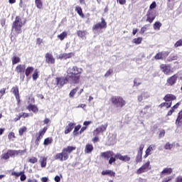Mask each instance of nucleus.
Returning <instances> with one entry per match:
<instances>
[{"mask_svg":"<svg viewBox=\"0 0 182 182\" xmlns=\"http://www.w3.org/2000/svg\"><path fill=\"white\" fill-rule=\"evenodd\" d=\"M164 100L165 102H172L173 100H177V97L173 94H166L164 97Z\"/></svg>","mask_w":182,"mask_h":182,"instance_id":"nucleus-18","label":"nucleus"},{"mask_svg":"<svg viewBox=\"0 0 182 182\" xmlns=\"http://www.w3.org/2000/svg\"><path fill=\"white\" fill-rule=\"evenodd\" d=\"M149 170H151V166H150V161L144 164L136 171V174H143V173H147Z\"/></svg>","mask_w":182,"mask_h":182,"instance_id":"nucleus-8","label":"nucleus"},{"mask_svg":"<svg viewBox=\"0 0 182 182\" xmlns=\"http://www.w3.org/2000/svg\"><path fill=\"white\" fill-rule=\"evenodd\" d=\"M58 39H60V41H63L65 38H68V32L63 31V33H61L60 35L58 36Z\"/></svg>","mask_w":182,"mask_h":182,"instance_id":"nucleus-38","label":"nucleus"},{"mask_svg":"<svg viewBox=\"0 0 182 182\" xmlns=\"http://www.w3.org/2000/svg\"><path fill=\"white\" fill-rule=\"evenodd\" d=\"M93 151V145L91 144H87L85 149V153L89 154Z\"/></svg>","mask_w":182,"mask_h":182,"instance_id":"nucleus-29","label":"nucleus"},{"mask_svg":"<svg viewBox=\"0 0 182 182\" xmlns=\"http://www.w3.org/2000/svg\"><path fill=\"white\" fill-rule=\"evenodd\" d=\"M150 24H145L143 27H141V31H140V34L143 35L146 32V31H149L150 29Z\"/></svg>","mask_w":182,"mask_h":182,"instance_id":"nucleus-33","label":"nucleus"},{"mask_svg":"<svg viewBox=\"0 0 182 182\" xmlns=\"http://www.w3.org/2000/svg\"><path fill=\"white\" fill-rule=\"evenodd\" d=\"M180 105H181V102H177L175 105H173V106L171 107V109L175 112V110H176L178 107H180Z\"/></svg>","mask_w":182,"mask_h":182,"instance_id":"nucleus-58","label":"nucleus"},{"mask_svg":"<svg viewBox=\"0 0 182 182\" xmlns=\"http://www.w3.org/2000/svg\"><path fill=\"white\" fill-rule=\"evenodd\" d=\"M26 109L28 110V112H33V113H38L39 112L38 106L32 104L28 105Z\"/></svg>","mask_w":182,"mask_h":182,"instance_id":"nucleus-21","label":"nucleus"},{"mask_svg":"<svg viewBox=\"0 0 182 182\" xmlns=\"http://www.w3.org/2000/svg\"><path fill=\"white\" fill-rule=\"evenodd\" d=\"M181 119H182V109L178 113V117L176 120V124H179V123H181Z\"/></svg>","mask_w":182,"mask_h":182,"instance_id":"nucleus-42","label":"nucleus"},{"mask_svg":"<svg viewBox=\"0 0 182 182\" xmlns=\"http://www.w3.org/2000/svg\"><path fill=\"white\" fill-rule=\"evenodd\" d=\"M161 23H160V21H156L154 23V29L155 31H160V28H161Z\"/></svg>","mask_w":182,"mask_h":182,"instance_id":"nucleus-39","label":"nucleus"},{"mask_svg":"<svg viewBox=\"0 0 182 182\" xmlns=\"http://www.w3.org/2000/svg\"><path fill=\"white\" fill-rule=\"evenodd\" d=\"M87 34V31L79 30L77 31V35L78 38H81V39H85L86 38V35Z\"/></svg>","mask_w":182,"mask_h":182,"instance_id":"nucleus-28","label":"nucleus"},{"mask_svg":"<svg viewBox=\"0 0 182 182\" xmlns=\"http://www.w3.org/2000/svg\"><path fill=\"white\" fill-rule=\"evenodd\" d=\"M175 182H182V176H178L176 178Z\"/></svg>","mask_w":182,"mask_h":182,"instance_id":"nucleus-64","label":"nucleus"},{"mask_svg":"<svg viewBox=\"0 0 182 182\" xmlns=\"http://www.w3.org/2000/svg\"><path fill=\"white\" fill-rule=\"evenodd\" d=\"M174 147V144H171L170 142H166L164 145L165 150H171Z\"/></svg>","mask_w":182,"mask_h":182,"instance_id":"nucleus-43","label":"nucleus"},{"mask_svg":"<svg viewBox=\"0 0 182 182\" xmlns=\"http://www.w3.org/2000/svg\"><path fill=\"white\" fill-rule=\"evenodd\" d=\"M113 73V69L109 68L107 73L105 74V77H109V76H110V75H112Z\"/></svg>","mask_w":182,"mask_h":182,"instance_id":"nucleus-52","label":"nucleus"},{"mask_svg":"<svg viewBox=\"0 0 182 182\" xmlns=\"http://www.w3.org/2000/svg\"><path fill=\"white\" fill-rule=\"evenodd\" d=\"M166 134V131L164 129H162L159 132V137H164Z\"/></svg>","mask_w":182,"mask_h":182,"instance_id":"nucleus-62","label":"nucleus"},{"mask_svg":"<svg viewBox=\"0 0 182 182\" xmlns=\"http://www.w3.org/2000/svg\"><path fill=\"white\" fill-rule=\"evenodd\" d=\"M34 70H35V68H33V67H32V66L27 67L24 71V73H25L26 77H29V75H31V73H33Z\"/></svg>","mask_w":182,"mask_h":182,"instance_id":"nucleus-27","label":"nucleus"},{"mask_svg":"<svg viewBox=\"0 0 182 182\" xmlns=\"http://www.w3.org/2000/svg\"><path fill=\"white\" fill-rule=\"evenodd\" d=\"M107 28V23L104 18H101V23H97L92 26V31H97V29H106Z\"/></svg>","mask_w":182,"mask_h":182,"instance_id":"nucleus-9","label":"nucleus"},{"mask_svg":"<svg viewBox=\"0 0 182 182\" xmlns=\"http://www.w3.org/2000/svg\"><path fill=\"white\" fill-rule=\"evenodd\" d=\"M134 86H140V85H141V81L139 78H135L134 80Z\"/></svg>","mask_w":182,"mask_h":182,"instance_id":"nucleus-51","label":"nucleus"},{"mask_svg":"<svg viewBox=\"0 0 182 182\" xmlns=\"http://www.w3.org/2000/svg\"><path fill=\"white\" fill-rule=\"evenodd\" d=\"M164 55V53L159 52L156 54V55L154 57L155 60H162L164 59L163 56Z\"/></svg>","mask_w":182,"mask_h":182,"instance_id":"nucleus-32","label":"nucleus"},{"mask_svg":"<svg viewBox=\"0 0 182 182\" xmlns=\"http://www.w3.org/2000/svg\"><path fill=\"white\" fill-rule=\"evenodd\" d=\"M26 69V66L25 65V64H19L16 67L15 70L16 73L19 75H22L25 73Z\"/></svg>","mask_w":182,"mask_h":182,"instance_id":"nucleus-16","label":"nucleus"},{"mask_svg":"<svg viewBox=\"0 0 182 182\" xmlns=\"http://www.w3.org/2000/svg\"><path fill=\"white\" fill-rule=\"evenodd\" d=\"M11 60H12V65H16L17 63H19V62H21V58L18 56H14Z\"/></svg>","mask_w":182,"mask_h":182,"instance_id":"nucleus-40","label":"nucleus"},{"mask_svg":"<svg viewBox=\"0 0 182 182\" xmlns=\"http://www.w3.org/2000/svg\"><path fill=\"white\" fill-rule=\"evenodd\" d=\"M26 130H28L26 127H23L20 128L18 130L19 136H23V133H25V132H26Z\"/></svg>","mask_w":182,"mask_h":182,"instance_id":"nucleus-48","label":"nucleus"},{"mask_svg":"<svg viewBox=\"0 0 182 182\" xmlns=\"http://www.w3.org/2000/svg\"><path fill=\"white\" fill-rule=\"evenodd\" d=\"M136 163H141L143 161V154H136V159H135Z\"/></svg>","mask_w":182,"mask_h":182,"instance_id":"nucleus-36","label":"nucleus"},{"mask_svg":"<svg viewBox=\"0 0 182 182\" xmlns=\"http://www.w3.org/2000/svg\"><path fill=\"white\" fill-rule=\"evenodd\" d=\"M107 123L101 125L100 127L96 128L94 130V136H99V134H100V133H103L105 132H106V130L107 129Z\"/></svg>","mask_w":182,"mask_h":182,"instance_id":"nucleus-14","label":"nucleus"},{"mask_svg":"<svg viewBox=\"0 0 182 182\" xmlns=\"http://www.w3.org/2000/svg\"><path fill=\"white\" fill-rule=\"evenodd\" d=\"M23 151L22 150H14V149H8L6 152L1 154V160H9L11 157L12 159H15L16 156H19V154H22Z\"/></svg>","mask_w":182,"mask_h":182,"instance_id":"nucleus-4","label":"nucleus"},{"mask_svg":"<svg viewBox=\"0 0 182 182\" xmlns=\"http://www.w3.org/2000/svg\"><path fill=\"white\" fill-rule=\"evenodd\" d=\"M83 73V69L75 65L68 68L67 70V76L70 79V82L74 85L80 83V76Z\"/></svg>","mask_w":182,"mask_h":182,"instance_id":"nucleus-2","label":"nucleus"},{"mask_svg":"<svg viewBox=\"0 0 182 182\" xmlns=\"http://www.w3.org/2000/svg\"><path fill=\"white\" fill-rule=\"evenodd\" d=\"M47 131L48 127H45L44 128L39 131L38 136H41V137H43V136H45V133H46Z\"/></svg>","mask_w":182,"mask_h":182,"instance_id":"nucleus-46","label":"nucleus"},{"mask_svg":"<svg viewBox=\"0 0 182 182\" xmlns=\"http://www.w3.org/2000/svg\"><path fill=\"white\" fill-rule=\"evenodd\" d=\"M153 150H156V145L151 144L150 145L146 150L145 151V155L144 156V159H147L151 154V151Z\"/></svg>","mask_w":182,"mask_h":182,"instance_id":"nucleus-17","label":"nucleus"},{"mask_svg":"<svg viewBox=\"0 0 182 182\" xmlns=\"http://www.w3.org/2000/svg\"><path fill=\"white\" fill-rule=\"evenodd\" d=\"M28 163H31V164H35V163H38V158L32 156L28 159Z\"/></svg>","mask_w":182,"mask_h":182,"instance_id":"nucleus-49","label":"nucleus"},{"mask_svg":"<svg viewBox=\"0 0 182 182\" xmlns=\"http://www.w3.org/2000/svg\"><path fill=\"white\" fill-rule=\"evenodd\" d=\"M144 149V144H141L138 149V154H143V150Z\"/></svg>","mask_w":182,"mask_h":182,"instance_id":"nucleus-57","label":"nucleus"},{"mask_svg":"<svg viewBox=\"0 0 182 182\" xmlns=\"http://www.w3.org/2000/svg\"><path fill=\"white\" fill-rule=\"evenodd\" d=\"M53 142V138L52 137H48L44 139L43 145L44 146H49V144H52Z\"/></svg>","mask_w":182,"mask_h":182,"instance_id":"nucleus-31","label":"nucleus"},{"mask_svg":"<svg viewBox=\"0 0 182 182\" xmlns=\"http://www.w3.org/2000/svg\"><path fill=\"white\" fill-rule=\"evenodd\" d=\"M39 163L41 164V167L42 168H45V167H46V164H48V157L41 156Z\"/></svg>","mask_w":182,"mask_h":182,"instance_id":"nucleus-24","label":"nucleus"},{"mask_svg":"<svg viewBox=\"0 0 182 182\" xmlns=\"http://www.w3.org/2000/svg\"><path fill=\"white\" fill-rule=\"evenodd\" d=\"M157 4H156V1H153L152 4L149 6V9H155L156 8Z\"/></svg>","mask_w":182,"mask_h":182,"instance_id":"nucleus-59","label":"nucleus"},{"mask_svg":"<svg viewBox=\"0 0 182 182\" xmlns=\"http://www.w3.org/2000/svg\"><path fill=\"white\" fill-rule=\"evenodd\" d=\"M173 181V176H166L162 180V182H171Z\"/></svg>","mask_w":182,"mask_h":182,"instance_id":"nucleus-55","label":"nucleus"},{"mask_svg":"<svg viewBox=\"0 0 182 182\" xmlns=\"http://www.w3.org/2000/svg\"><path fill=\"white\" fill-rule=\"evenodd\" d=\"M80 87L77 86L75 88H73L69 93V97H70L71 99H73V97H75V95H76V93H77V90H79Z\"/></svg>","mask_w":182,"mask_h":182,"instance_id":"nucleus-30","label":"nucleus"},{"mask_svg":"<svg viewBox=\"0 0 182 182\" xmlns=\"http://www.w3.org/2000/svg\"><path fill=\"white\" fill-rule=\"evenodd\" d=\"M143 42V38L138 37L136 38H134L132 41V43H135V45H140Z\"/></svg>","mask_w":182,"mask_h":182,"instance_id":"nucleus-37","label":"nucleus"},{"mask_svg":"<svg viewBox=\"0 0 182 182\" xmlns=\"http://www.w3.org/2000/svg\"><path fill=\"white\" fill-rule=\"evenodd\" d=\"M168 62H173V60H177V55L171 54L168 58Z\"/></svg>","mask_w":182,"mask_h":182,"instance_id":"nucleus-47","label":"nucleus"},{"mask_svg":"<svg viewBox=\"0 0 182 182\" xmlns=\"http://www.w3.org/2000/svg\"><path fill=\"white\" fill-rule=\"evenodd\" d=\"M160 69L164 75H170L171 73H173V70H171V65H166V64H161L160 65Z\"/></svg>","mask_w":182,"mask_h":182,"instance_id":"nucleus-11","label":"nucleus"},{"mask_svg":"<svg viewBox=\"0 0 182 182\" xmlns=\"http://www.w3.org/2000/svg\"><path fill=\"white\" fill-rule=\"evenodd\" d=\"M43 43V40L41 38H36V44L41 45Z\"/></svg>","mask_w":182,"mask_h":182,"instance_id":"nucleus-60","label":"nucleus"},{"mask_svg":"<svg viewBox=\"0 0 182 182\" xmlns=\"http://www.w3.org/2000/svg\"><path fill=\"white\" fill-rule=\"evenodd\" d=\"M11 92L14 95L16 100H17V105L21 103V95H19V87L17 85L13 87L11 90Z\"/></svg>","mask_w":182,"mask_h":182,"instance_id":"nucleus-10","label":"nucleus"},{"mask_svg":"<svg viewBox=\"0 0 182 182\" xmlns=\"http://www.w3.org/2000/svg\"><path fill=\"white\" fill-rule=\"evenodd\" d=\"M180 46H182V39H179L174 44V48H179Z\"/></svg>","mask_w":182,"mask_h":182,"instance_id":"nucleus-56","label":"nucleus"},{"mask_svg":"<svg viewBox=\"0 0 182 182\" xmlns=\"http://www.w3.org/2000/svg\"><path fill=\"white\" fill-rule=\"evenodd\" d=\"M19 115L21 116V117H23V119H26V117H29L28 113L22 112Z\"/></svg>","mask_w":182,"mask_h":182,"instance_id":"nucleus-61","label":"nucleus"},{"mask_svg":"<svg viewBox=\"0 0 182 182\" xmlns=\"http://www.w3.org/2000/svg\"><path fill=\"white\" fill-rule=\"evenodd\" d=\"M81 128H82L81 125H77L75 127L74 131H73L74 136H77V134H80L78 132L79 130H80Z\"/></svg>","mask_w":182,"mask_h":182,"instance_id":"nucleus-44","label":"nucleus"},{"mask_svg":"<svg viewBox=\"0 0 182 182\" xmlns=\"http://www.w3.org/2000/svg\"><path fill=\"white\" fill-rule=\"evenodd\" d=\"M99 136H97V135H95V136L92 139V141H93V143H97V141H99Z\"/></svg>","mask_w":182,"mask_h":182,"instance_id":"nucleus-63","label":"nucleus"},{"mask_svg":"<svg viewBox=\"0 0 182 182\" xmlns=\"http://www.w3.org/2000/svg\"><path fill=\"white\" fill-rule=\"evenodd\" d=\"M43 136H41L40 135H38L36 139V141H35V144L36 146H39V143H41V139H43Z\"/></svg>","mask_w":182,"mask_h":182,"instance_id":"nucleus-50","label":"nucleus"},{"mask_svg":"<svg viewBox=\"0 0 182 182\" xmlns=\"http://www.w3.org/2000/svg\"><path fill=\"white\" fill-rule=\"evenodd\" d=\"M102 176H109V177H114L116 173L112 170L102 171L101 173Z\"/></svg>","mask_w":182,"mask_h":182,"instance_id":"nucleus-25","label":"nucleus"},{"mask_svg":"<svg viewBox=\"0 0 182 182\" xmlns=\"http://www.w3.org/2000/svg\"><path fill=\"white\" fill-rule=\"evenodd\" d=\"M75 56V53H63L59 55V59H70Z\"/></svg>","mask_w":182,"mask_h":182,"instance_id":"nucleus-23","label":"nucleus"},{"mask_svg":"<svg viewBox=\"0 0 182 182\" xmlns=\"http://www.w3.org/2000/svg\"><path fill=\"white\" fill-rule=\"evenodd\" d=\"M55 82L57 86H61V87H63V86H65V85L69 83V82H70V80L68 77V75H66L65 77H57L55 78Z\"/></svg>","mask_w":182,"mask_h":182,"instance_id":"nucleus-7","label":"nucleus"},{"mask_svg":"<svg viewBox=\"0 0 182 182\" xmlns=\"http://www.w3.org/2000/svg\"><path fill=\"white\" fill-rule=\"evenodd\" d=\"M33 80H37L38 77H39V70L36 69L32 75Z\"/></svg>","mask_w":182,"mask_h":182,"instance_id":"nucleus-41","label":"nucleus"},{"mask_svg":"<svg viewBox=\"0 0 182 182\" xmlns=\"http://www.w3.org/2000/svg\"><path fill=\"white\" fill-rule=\"evenodd\" d=\"M75 150H76V146H68L63 148L61 152L56 154L54 159L59 161H66L69 159V155L72 154Z\"/></svg>","mask_w":182,"mask_h":182,"instance_id":"nucleus-3","label":"nucleus"},{"mask_svg":"<svg viewBox=\"0 0 182 182\" xmlns=\"http://www.w3.org/2000/svg\"><path fill=\"white\" fill-rule=\"evenodd\" d=\"M173 173V169L171 168H165L161 172V177H164V176H170Z\"/></svg>","mask_w":182,"mask_h":182,"instance_id":"nucleus-22","label":"nucleus"},{"mask_svg":"<svg viewBox=\"0 0 182 182\" xmlns=\"http://www.w3.org/2000/svg\"><path fill=\"white\" fill-rule=\"evenodd\" d=\"M8 139L9 140H10V141H14V139H16V136H15V132H11L9 133Z\"/></svg>","mask_w":182,"mask_h":182,"instance_id":"nucleus-45","label":"nucleus"},{"mask_svg":"<svg viewBox=\"0 0 182 182\" xmlns=\"http://www.w3.org/2000/svg\"><path fill=\"white\" fill-rule=\"evenodd\" d=\"M100 157H102V159H105V160H109V164L115 163L116 160H120V161H124L125 163L130 161V156H129V155L123 156L119 153L114 154V152L112 151L101 152Z\"/></svg>","mask_w":182,"mask_h":182,"instance_id":"nucleus-1","label":"nucleus"},{"mask_svg":"<svg viewBox=\"0 0 182 182\" xmlns=\"http://www.w3.org/2000/svg\"><path fill=\"white\" fill-rule=\"evenodd\" d=\"M25 172L24 171H21V172H12L11 176H15V177H19L21 176V174H23Z\"/></svg>","mask_w":182,"mask_h":182,"instance_id":"nucleus-53","label":"nucleus"},{"mask_svg":"<svg viewBox=\"0 0 182 182\" xmlns=\"http://www.w3.org/2000/svg\"><path fill=\"white\" fill-rule=\"evenodd\" d=\"M35 4L38 9H42V8H43V3H42V0H35Z\"/></svg>","mask_w":182,"mask_h":182,"instance_id":"nucleus-35","label":"nucleus"},{"mask_svg":"<svg viewBox=\"0 0 182 182\" xmlns=\"http://www.w3.org/2000/svg\"><path fill=\"white\" fill-rule=\"evenodd\" d=\"M46 58V63H48V65H55L56 63V60L54 58L53 55L50 53H46L45 55Z\"/></svg>","mask_w":182,"mask_h":182,"instance_id":"nucleus-13","label":"nucleus"},{"mask_svg":"<svg viewBox=\"0 0 182 182\" xmlns=\"http://www.w3.org/2000/svg\"><path fill=\"white\" fill-rule=\"evenodd\" d=\"M24 23L22 22V18L19 16H16L15 21L12 23V30L19 35V33H22V26H23Z\"/></svg>","mask_w":182,"mask_h":182,"instance_id":"nucleus-5","label":"nucleus"},{"mask_svg":"<svg viewBox=\"0 0 182 182\" xmlns=\"http://www.w3.org/2000/svg\"><path fill=\"white\" fill-rule=\"evenodd\" d=\"M171 105H173V102H161L159 105V107L160 109H163V107H166V109H170V107H171Z\"/></svg>","mask_w":182,"mask_h":182,"instance_id":"nucleus-26","label":"nucleus"},{"mask_svg":"<svg viewBox=\"0 0 182 182\" xmlns=\"http://www.w3.org/2000/svg\"><path fill=\"white\" fill-rule=\"evenodd\" d=\"M75 11L80 15L81 18H85V14H83V11L82 10V7L80 6H76L75 7Z\"/></svg>","mask_w":182,"mask_h":182,"instance_id":"nucleus-34","label":"nucleus"},{"mask_svg":"<svg viewBox=\"0 0 182 182\" xmlns=\"http://www.w3.org/2000/svg\"><path fill=\"white\" fill-rule=\"evenodd\" d=\"M75 126H76V124L70 122L65 127V129L64 131L65 134H69V133H70V132H72L73 130V129H75Z\"/></svg>","mask_w":182,"mask_h":182,"instance_id":"nucleus-19","label":"nucleus"},{"mask_svg":"<svg viewBox=\"0 0 182 182\" xmlns=\"http://www.w3.org/2000/svg\"><path fill=\"white\" fill-rule=\"evenodd\" d=\"M177 79H178V75L174 74L173 75L168 77L166 80V85L168 86H174L177 83Z\"/></svg>","mask_w":182,"mask_h":182,"instance_id":"nucleus-12","label":"nucleus"},{"mask_svg":"<svg viewBox=\"0 0 182 182\" xmlns=\"http://www.w3.org/2000/svg\"><path fill=\"white\" fill-rule=\"evenodd\" d=\"M146 22L149 23H153V21L156 19V14L153 12L151 10H149L146 14Z\"/></svg>","mask_w":182,"mask_h":182,"instance_id":"nucleus-15","label":"nucleus"},{"mask_svg":"<svg viewBox=\"0 0 182 182\" xmlns=\"http://www.w3.org/2000/svg\"><path fill=\"white\" fill-rule=\"evenodd\" d=\"M110 102L113 106L119 109L124 107L127 105L126 100L121 96H112L110 99Z\"/></svg>","mask_w":182,"mask_h":182,"instance_id":"nucleus-6","label":"nucleus"},{"mask_svg":"<svg viewBox=\"0 0 182 182\" xmlns=\"http://www.w3.org/2000/svg\"><path fill=\"white\" fill-rule=\"evenodd\" d=\"M6 93V88H2L0 90V100L2 99L4 97V95Z\"/></svg>","mask_w":182,"mask_h":182,"instance_id":"nucleus-54","label":"nucleus"},{"mask_svg":"<svg viewBox=\"0 0 182 182\" xmlns=\"http://www.w3.org/2000/svg\"><path fill=\"white\" fill-rule=\"evenodd\" d=\"M150 97V95L147 92H144L141 95H138L137 100L139 103L143 102V99H149Z\"/></svg>","mask_w":182,"mask_h":182,"instance_id":"nucleus-20","label":"nucleus"}]
</instances>
